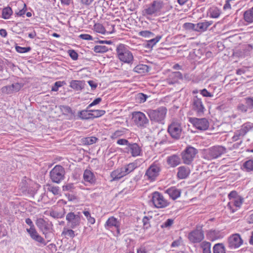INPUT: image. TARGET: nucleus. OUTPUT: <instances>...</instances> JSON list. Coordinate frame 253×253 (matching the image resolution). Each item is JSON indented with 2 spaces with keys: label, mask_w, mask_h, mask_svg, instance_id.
<instances>
[{
  "label": "nucleus",
  "mask_w": 253,
  "mask_h": 253,
  "mask_svg": "<svg viewBox=\"0 0 253 253\" xmlns=\"http://www.w3.org/2000/svg\"><path fill=\"white\" fill-rule=\"evenodd\" d=\"M116 52L118 59L121 62L128 64L133 63V55L126 45L124 44H119L116 48Z\"/></svg>",
  "instance_id": "f257e3e1"
},
{
  "label": "nucleus",
  "mask_w": 253,
  "mask_h": 253,
  "mask_svg": "<svg viewBox=\"0 0 253 253\" xmlns=\"http://www.w3.org/2000/svg\"><path fill=\"white\" fill-rule=\"evenodd\" d=\"M146 112L152 123L164 124V121L167 112L166 107H160L155 110L150 109Z\"/></svg>",
  "instance_id": "f03ea898"
},
{
  "label": "nucleus",
  "mask_w": 253,
  "mask_h": 253,
  "mask_svg": "<svg viewBox=\"0 0 253 253\" xmlns=\"http://www.w3.org/2000/svg\"><path fill=\"white\" fill-rule=\"evenodd\" d=\"M230 200L227 207L231 212L234 213L239 209L244 202V199L236 191H232L228 195Z\"/></svg>",
  "instance_id": "7ed1b4c3"
},
{
  "label": "nucleus",
  "mask_w": 253,
  "mask_h": 253,
  "mask_svg": "<svg viewBox=\"0 0 253 253\" xmlns=\"http://www.w3.org/2000/svg\"><path fill=\"white\" fill-rule=\"evenodd\" d=\"M226 152L225 147L222 146H214L205 150L204 158L209 160L216 159Z\"/></svg>",
  "instance_id": "20e7f679"
},
{
  "label": "nucleus",
  "mask_w": 253,
  "mask_h": 253,
  "mask_svg": "<svg viewBox=\"0 0 253 253\" xmlns=\"http://www.w3.org/2000/svg\"><path fill=\"white\" fill-rule=\"evenodd\" d=\"M197 153L198 150L194 147L190 146L187 147L181 153L183 163L186 165L191 164Z\"/></svg>",
  "instance_id": "39448f33"
},
{
  "label": "nucleus",
  "mask_w": 253,
  "mask_h": 253,
  "mask_svg": "<svg viewBox=\"0 0 253 253\" xmlns=\"http://www.w3.org/2000/svg\"><path fill=\"white\" fill-rule=\"evenodd\" d=\"M164 6L162 0H154L143 11V14L146 15H155L161 11Z\"/></svg>",
  "instance_id": "423d86ee"
},
{
  "label": "nucleus",
  "mask_w": 253,
  "mask_h": 253,
  "mask_svg": "<svg viewBox=\"0 0 253 253\" xmlns=\"http://www.w3.org/2000/svg\"><path fill=\"white\" fill-rule=\"evenodd\" d=\"M161 170V166L157 163H153L146 170L145 176L150 181H154L159 176Z\"/></svg>",
  "instance_id": "0eeeda50"
},
{
  "label": "nucleus",
  "mask_w": 253,
  "mask_h": 253,
  "mask_svg": "<svg viewBox=\"0 0 253 253\" xmlns=\"http://www.w3.org/2000/svg\"><path fill=\"white\" fill-rule=\"evenodd\" d=\"M190 106L192 110L199 116L203 115L206 110L202 98L198 96H195L191 99Z\"/></svg>",
  "instance_id": "6e6552de"
},
{
  "label": "nucleus",
  "mask_w": 253,
  "mask_h": 253,
  "mask_svg": "<svg viewBox=\"0 0 253 253\" xmlns=\"http://www.w3.org/2000/svg\"><path fill=\"white\" fill-rule=\"evenodd\" d=\"M65 170L61 166L56 165L50 172L51 180L55 183H59L64 178Z\"/></svg>",
  "instance_id": "1a4fd4ad"
},
{
  "label": "nucleus",
  "mask_w": 253,
  "mask_h": 253,
  "mask_svg": "<svg viewBox=\"0 0 253 253\" xmlns=\"http://www.w3.org/2000/svg\"><path fill=\"white\" fill-rule=\"evenodd\" d=\"M152 201L157 208H164L169 205V202L159 192H155L153 193Z\"/></svg>",
  "instance_id": "9d476101"
},
{
  "label": "nucleus",
  "mask_w": 253,
  "mask_h": 253,
  "mask_svg": "<svg viewBox=\"0 0 253 253\" xmlns=\"http://www.w3.org/2000/svg\"><path fill=\"white\" fill-rule=\"evenodd\" d=\"M132 120L134 124L139 127H146L149 124V120L141 112H134L132 113Z\"/></svg>",
  "instance_id": "9b49d317"
},
{
  "label": "nucleus",
  "mask_w": 253,
  "mask_h": 253,
  "mask_svg": "<svg viewBox=\"0 0 253 253\" xmlns=\"http://www.w3.org/2000/svg\"><path fill=\"white\" fill-rule=\"evenodd\" d=\"M182 126L181 124L177 122H172L168 126V131L174 139H179L182 134Z\"/></svg>",
  "instance_id": "f8f14e48"
},
{
  "label": "nucleus",
  "mask_w": 253,
  "mask_h": 253,
  "mask_svg": "<svg viewBox=\"0 0 253 253\" xmlns=\"http://www.w3.org/2000/svg\"><path fill=\"white\" fill-rule=\"evenodd\" d=\"M189 122L196 128L200 130H207L210 126L209 122L206 118H190Z\"/></svg>",
  "instance_id": "ddd939ff"
},
{
  "label": "nucleus",
  "mask_w": 253,
  "mask_h": 253,
  "mask_svg": "<svg viewBox=\"0 0 253 253\" xmlns=\"http://www.w3.org/2000/svg\"><path fill=\"white\" fill-rule=\"evenodd\" d=\"M66 219L67 221V225L72 229L77 227L80 224V216L74 212H69L66 215Z\"/></svg>",
  "instance_id": "4468645a"
},
{
  "label": "nucleus",
  "mask_w": 253,
  "mask_h": 253,
  "mask_svg": "<svg viewBox=\"0 0 253 253\" xmlns=\"http://www.w3.org/2000/svg\"><path fill=\"white\" fill-rule=\"evenodd\" d=\"M243 243V241L238 234H233L228 239V247L230 249H236L239 248Z\"/></svg>",
  "instance_id": "2eb2a0df"
},
{
  "label": "nucleus",
  "mask_w": 253,
  "mask_h": 253,
  "mask_svg": "<svg viewBox=\"0 0 253 253\" xmlns=\"http://www.w3.org/2000/svg\"><path fill=\"white\" fill-rule=\"evenodd\" d=\"M120 222L117 218L114 216H111L106 221L104 227L107 230L116 229L117 235H118L120 234Z\"/></svg>",
  "instance_id": "dca6fc26"
},
{
  "label": "nucleus",
  "mask_w": 253,
  "mask_h": 253,
  "mask_svg": "<svg viewBox=\"0 0 253 253\" xmlns=\"http://www.w3.org/2000/svg\"><path fill=\"white\" fill-rule=\"evenodd\" d=\"M189 240L193 243H198L204 239V232L201 228L196 229L188 234Z\"/></svg>",
  "instance_id": "f3484780"
},
{
  "label": "nucleus",
  "mask_w": 253,
  "mask_h": 253,
  "mask_svg": "<svg viewBox=\"0 0 253 253\" xmlns=\"http://www.w3.org/2000/svg\"><path fill=\"white\" fill-rule=\"evenodd\" d=\"M23 84L20 83H14L11 85L3 86L1 88V92L5 94H12L20 90Z\"/></svg>",
  "instance_id": "a211bd4d"
},
{
  "label": "nucleus",
  "mask_w": 253,
  "mask_h": 253,
  "mask_svg": "<svg viewBox=\"0 0 253 253\" xmlns=\"http://www.w3.org/2000/svg\"><path fill=\"white\" fill-rule=\"evenodd\" d=\"M26 231L33 240L43 246L46 245L47 242H46L44 239L38 233L35 228H27Z\"/></svg>",
  "instance_id": "6ab92c4d"
},
{
  "label": "nucleus",
  "mask_w": 253,
  "mask_h": 253,
  "mask_svg": "<svg viewBox=\"0 0 253 253\" xmlns=\"http://www.w3.org/2000/svg\"><path fill=\"white\" fill-rule=\"evenodd\" d=\"M206 236L208 240L213 242L215 240L223 238L224 235L219 230L211 229L207 232Z\"/></svg>",
  "instance_id": "aec40b11"
},
{
  "label": "nucleus",
  "mask_w": 253,
  "mask_h": 253,
  "mask_svg": "<svg viewBox=\"0 0 253 253\" xmlns=\"http://www.w3.org/2000/svg\"><path fill=\"white\" fill-rule=\"evenodd\" d=\"M38 227L42 231L43 234L48 232L51 228V224L46 222L43 218L37 219L36 223Z\"/></svg>",
  "instance_id": "412c9836"
},
{
  "label": "nucleus",
  "mask_w": 253,
  "mask_h": 253,
  "mask_svg": "<svg viewBox=\"0 0 253 253\" xmlns=\"http://www.w3.org/2000/svg\"><path fill=\"white\" fill-rule=\"evenodd\" d=\"M127 149L128 152L130 153L132 157H135L142 155V149L136 143H129Z\"/></svg>",
  "instance_id": "4be33fe9"
},
{
  "label": "nucleus",
  "mask_w": 253,
  "mask_h": 253,
  "mask_svg": "<svg viewBox=\"0 0 253 253\" xmlns=\"http://www.w3.org/2000/svg\"><path fill=\"white\" fill-rule=\"evenodd\" d=\"M167 163L170 167L174 168L180 164L181 159L177 155H172L167 157Z\"/></svg>",
  "instance_id": "5701e85b"
},
{
  "label": "nucleus",
  "mask_w": 253,
  "mask_h": 253,
  "mask_svg": "<svg viewBox=\"0 0 253 253\" xmlns=\"http://www.w3.org/2000/svg\"><path fill=\"white\" fill-rule=\"evenodd\" d=\"M165 193L168 194L169 197L175 200L180 196L181 191L175 187H171L165 190Z\"/></svg>",
  "instance_id": "b1692460"
},
{
  "label": "nucleus",
  "mask_w": 253,
  "mask_h": 253,
  "mask_svg": "<svg viewBox=\"0 0 253 253\" xmlns=\"http://www.w3.org/2000/svg\"><path fill=\"white\" fill-rule=\"evenodd\" d=\"M126 175V173L125 172L123 167L117 169L111 173V176L113 180L119 179Z\"/></svg>",
  "instance_id": "393cba45"
},
{
  "label": "nucleus",
  "mask_w": 253,
  "mask_h": 253,
  "mask_svg": "<svg viewBox=\"0 0 253 253\" xmlns=\"http://www.w3.org/2000/svg\"><path fill=\"white\" fill-rule=\"evenodd\" d=\"M190 170L187 167L181 166L178 168L177 176L180 179L186 178L190 174Z\"/></svg>",
  "instance_id": "a878e982"
},
{
  "label": "nucleus",
  "mask_w": 253,
  "mask_h": 253,
  "mask_svg": "<svg viewBox=\"0 0 253 253\" xmlns=\"http://www.w3.org/2000/svg\"><path fill=\"white\" fill-rule=\"evenodd\" d=\"M212 24V21H205L203 22H199L196 24L197 30L196 32H204L206 31L208 27Z\"/></svg>",
  "instance_id": "bb28decb"
},
{
  "label": "nucleus",
  "mask_w": 253,
  "mask_h": 253,
  "mask_svg": "<svg viewBox=\"0 0 253 253\" xmlns=\"http://www.w3.org/2000/svg\"><path fill=\"white\" fill-rule=\"evenodd\" d=\"M84 179L85 181L90 184L94 183L96 180L94 174L90 170L87 169L84 171Z\"/></svg>",
  "instance_id": "cd10ccee"
},
{
  "label": "nucleus",
  "mask_w": 253,
  "mask_h": 253,
  "mask_svg": "<svg viewBox=\"0 0 253 253\" xmlns=\"http://www.w3.org/2000/svg\"><path fill=\"white\" fill-rule=\"evenodd\" d=\"M84 86V84L82 81L72 80L70 83V87L77 91L81 90Z\"/></svg>",
  "instance_id": "c85d7f7f"
},
{
  "label": "nucleus",
  "mask_w": 253,
  "mask_h": 253,
  "mask_svg": "<svg viewBox=\"0 0 253 253\" xmlns=\"http://www.w3.org/2000/svg\"><path fill=\"white\" fill-rule=\"evenodd\" d=\"M221 14L220 10L216 7L210 8L208 11V14L212 18H217Z\"/></svg>",
  "instance_id": "c756f323"
},
{
  "label": "nucleus",
  "mask_w": 253,
  "mask_h": 253,
  "mask_svg": "<svg viewBox=\"0 0 253 253\" xmlns=\"http://www.w3.org/2000/svg\"><path fill=\"white\" fill-rule=\"evenodd\" d=\"M90 110L87 109L82 110L78 112V117L82 120L92 119Z\"/></svg>",
  "instance_id": "7c9ffc66"
},
{
  "label": "nucleus",
  "mask_w": 253,
  "mask_h": 253,
  "mask_svg": "<svg viewBox=\"0 0 253 253\" xmlns=\"http://www.w3.org/2000/svg\"><path fill=\"white\" fill-rule=\"evenodd\" d=\"M242 169L248 172H253V160H249L243 163Z\"/></svg>",
  "instance_id": "2f4dec72"
},
{
  "label": "nucleus",
  "mask_w": 253,
  "mask_h": 253,
  "mask_svg": "<svg viewBox=\"0 0 253 253\" xmlns=\"http://www.w3.org/2000/svg\"><path fill=\"white\" fill-rule=\"evenodd\" d=\"M44 189L47 191L51 192L54 195L59 194L60 188L58 186H54L51 184H46L44 186Z\"/></svg>",
  "instance_id": "473e14b6"
},
{
  "label": "nucleus",
  "mask_w": 253,
  "mask_h": 253,
  "mask_svg": "<svg viewBox=\"0 0 253 253\" xmlns=\"http://www.w3.org/2000/svg\"><path fill=\"white\" fill-rule=\"evenodd\" d=\"M244 18L248 23H253V7L244 12Z\"/></svg>",
  "instance_id": "72a5a7b5"
},
{
  "label": "nucleus",
  "mask_w": 253,
  "mask_h": 253,
  "mask_svg": "<svg viewBox=\"0 0 253 253\" xmlns=\"http://www.w3.org/2000/svg\"><path fill=\"white\" fill-rule=\"evenodd\" d=\"M133 71L139 74H143L149 71V67L146 65L139 64L134 68Z\"/></svg>",
  "instance_id": "f704fd0d"
},
{
  "label": "nucleus",
  "mask_w": 253,
  "mask_h": 253,
  "mask_svg": "<svg viewBox=\"0 0 253 253\" xmlns=\"http://www.w3.org/2000/svg\"><path fill=\"white\" fill-rule=\"evenodd\" d=\"M13 13L11 8L9 6H7L3 8L2 10V18L4 19H9Z\"/></svg>",
  "instance_id": "c9c22d12"
},
{
  "label": "nucleus",
  "mask_w": 253,
  "mask_h": 253,
  "mask_svg": "<svg viewBox=\"0 0 253 253\" xmlns=\"http://www.w3.org/2000/svg\"><path fill=\"white\" fill-rule=\"evenodd\" d=\"M60 111L62 112L63 115H73L74 112L72 110L71 108L67 105H60L59 106Z\"/></svg>",
  "instance_id": "e433bc0d"
},
{
  "label": "nucleus",
  "mask_w": 253,
  "mask_h": 253,
  "mask_svg": "<svg viewBox=\"0 0 253 253\" xmlns=\"http://www.w3.org/2000/svg\"><path fill=\"white\" fill-rule=\"evenodd\" d=\"M213 253H225V247L222 243H217L213 247Z\"/></svg>",
  "instance_id": "4c0bfd02"
},
{
  "label": "nucleus",
  "mask_w": 253,
  "mask_h": 253,
  "mask_svg": "<svg viewBox=\"0 0 253 253\" xmlns=\"http://www.w3.org/2000/svg\"><path fill=\"white\" fill-rule=\"evenodd\" d=\"M253 128V123L247 122L244 124L241 127L240 129L246 135L249 131Z\"/></svg>",
  "instance_id": "58836bf2"
},
{
  "label": "nucleus",
  "mask_w": 253,
  "mask_h": 253,
  "mask_svg": "<svg viewBox=\"0 0 253 253\" xmlns=\"http://www.w3.org/2000/svg\"><path fill=\"white\" fill-rule=\"evenodd\" d=\"M203 253H211V243L207 241L203 242L201 244Z\"/></svg>",
  "instance_id": "ea45409f"
},
{
  "label": "nucleus",
  "mask_w": 253,
  "mask_h": 253,
  "mask_svg": "<svg viewBox=\"0 0 253 253\" xmlns=\"http://www.w3.org/2000/svg\"><path fill=\"white\" fill-rule=\"evenodd\" d=\"M137 167L136 164L134 163L128 164L127 165L123 167L125 172L126 173V175L129 174L132 171H133Z\"/></svg>",
  "instance_id": "a19ab883"
},
{
  "label": "nucleus",
  "mask_w": 253,
  "mask_h": 253,
  "mask_svg": "<svg viewBox=\"0 0 253 253\" xmlns=\"http://www.w3.org/2000/svg\"><path fill=\"white\" fill-rule=\"evenodd\" d=\"M90 112H91L92 119L100 117L105 113V111L103 110H90Z\"/></svg>",
  "instance_id": "79ce46f5"
},
{
  "label": "nucleus",
  "mask_w": 253,
  "mask_h": 253,
  "mask_svg": "<svg viewBox=\"0 0 253 253\" xmlns=\"http://www.w3.org/2000/svg\"><path fill=\"white\" fill-rule=\"evenodd\" d=\"M97 139H98L96 137L92 136L83 138L82 139V141L83 144L85 145H91L95 143L97 141Z\"/></svg>",
  "instance_id": "37998d69"
},
{
  "label": "nucleus",
  "mask_w": 253,
  "mask_h": 253,
  "mask_svg": "<svg viewBox=\"0 0 253 253\" xmlns=\"http://www.w3.org/2000/svg\"><path fill=\"white\" fill-rule=\"evenodd\" d=\"M147 98L148 96L142 93H137L135 95V100L136 102L138 103H144L146 101Z\"/></svg>",
  "instance_id": "c03bdc74"
},
{
  "label": "nucleus",
  "mask_w": 253,
  "mask_h": 253,
  "mask_svg": "<svg viewBox=\"0 0 253 253\" xmlns=\"http://www.w3.org/2000/svg\"><path fill=\"white\" fill-rule=\"evenodd\" d=\"M93 50L96 53H104L108 51V47L105 45H95L93 48Z\"/></svg>",
  "instance_id": "a18cd8bd"
},
{
  "label": "nucleus",
  "mask_w": 253,
  "mask_h": 253,
  "mask_svg": "<svg viewBox=\"0 0 253 253\" xmlns=\"http://www.w3.org/2000/svg\"><path fill=\"white\" fill-rule=\"evenodd\" d=\"M84 214L86 217L88 223L93 224L95 222V219L91 216L90 212L88 211L84 210L83 211Z\"/></svg>",
  "instance_id": "49530a36"
},
{
  "label": "nucleus",
  "mask_w": 253,
  "mask_h": 253,
  "mask_svg": "<svg viewBox=\"0 0 253 253\" xmlns=\"http://www.w3.org/2000/svg\"><path fill=\"white\" fill-rule=\"evenodd\" d=\"M94 30L95 32L102 34H104L106 32V30L104 26L99 23H97L94 25Z\"/></svg>",
  "instance_id": "de8ad7c7"
},
{
  "label": "nucleus",
  "mask_w": 253,
  "mask_h": 253,
  "mask_svg": "<svg viewBox=\"0 0 253 253\" xmlns=\"http://www.w3.org/2000/svg\"><path fill=\"white\" fill-rule=\"evenodd\" d=\"M62 234L70 238H74L75 236V232L73 230L66 228L63 229Z\"/></svg>",
  "instance_id": "09e8293b"
},
{
  "label": "nucleus",
  "mask_w": 253,
  "mask_h": 253,
  "mask_svg": "<svg viewBox=\"0 0 253 253\" xmlns=\"http://www.w3.org/2000/svg\"><path fill=\"white\" fill-rule=\"evenodd\" d=\"M161 36H157L156 38L149 40L147 43L148 46L153 47L161 40Z\"/></svg>",
  "instance_id": "8fccbe9b"
},
{
  "label": "nucleus",
  "mask_w": 253,
  "mask_h": 253,
  "mask_svg": "<svg viewBox=\"0 0 253 253\" xmlns=\"http://www.w3.org/2000/svg\"><path fill=\"white\" fill-rule=\"evenodd\" d=\"M183 27L185 29L187 30H193L196 32L197 27L196 24L191 23H185L183 25Z\"/></svg>",
  "instance_id": "3c124183"
},
{
  "label": "nucleus",
  "mask_w": 253,
  "mask_h": 253,
  "mask_svg": "<svg viewBox=\"0 0 253 253\" xmlns=\"http://www.w3.org/2000/svg\"><path fill=\"white\" fill-rule=\"evenodd\" d=\"M170 77L174 80V82L171 83V84H173L178 80L182 79V75L180 72H174L170 75Z\"/></svg>",
  "instance_id": "603ef678"
},
{
  "label": "nucleus",
  "mask_w": 253,
  "mask_h": 253,
  "mask_svg": "<svg viewBox=\"0 0 253 253\" xmlns=\"http://www.w3.org/2000/svg\"><path fill=\"white\" fill-rule=\"evenodd\" d=\"M15 49L17 52L21 53L28 52L31 50L30 47H21L19 46H16Z\"/></svg>",
  "instance_id": "864d4df0"
},
{
  "label": "nucleus",
  "mask_w": 253,
  "mask_h": 253,
  "mask_svg": "<svg viewBox=\"0 0 253 253\" xmlns=\"http://www.w3.org/2000/svg\"><path fill=\"white\" fill-rule=\"evenodd\" d=\"M174 222L173 219L169 218L166 220L161 225L162 228H169L170 227Z\"/></svg>",
  "instance_id": "5fc2aeb1"
},
{
  "label": "nucleus",
  "mask_w": 253,
  "mask_h": 253,
  "mask_svg": "<svg viewBox=\"0 0 253 253\" xmlns=\"http://www.w3.org/2000/svg\"><path fill=\"white\" fill-rule=\"evenodd\" d=\"M153 34L149 31H142L139 32L138 35L145 38H149L153 36Z\"/></svg>",
  "instance_id": "6e6d98bb"
},
{
  "label": "nucleus",
  "mask_w": 253,
  "mask_h": 253,
  "mask_svg": "<svg viewBox=\"0 0 253 253\" xmlns=\"http://www.w3.org/2000/svg\"><path fill=\"white\" fill-rule=\"evenodd\" d=\"M152 218V216H145L142 219L144 228H148L150 226L149 220Z\"/></svg>",
  "instance_id": "4d7b16f0"
},
{
  "label": "nucleus",
  "mask_w": 253,
  "mask_h": 253,
  "mask_svg": "<svg viewBox=\"0 0 253 253\" xmlns=\"http://www.w3.org/2000/svg\"><path fill=\"white\" fill-rule=\"evenodd\" d=\"M245 103L248 108L252 109L253 108V97H247L245 99Z\"/></svg>",
  "instance_id": "13d9d810"
},
{
  "label": "nucleus",
  "mask_w": 253,
  "mask_h": 253,
  "mask_svg": "<svg viewBox=\"0 0 253 253\" xmlns=\"http://www.w3.org/2000/svg\"><path fill=\"white\" fill-rule=\"evenodd\" d=\"M49 215L54 218H62L63 216L62 214L61 213L54 211H50Z\"/></svg>",
  "instance_id": "bf43d9fd"
},
{
  "label": "nucleus",
  "mask_w": 253,
  "mask_h": 253,
  "mask_svg": "<svg viewBox=\"0 0 253 253\" xmlns=\"http://www.w3.org/2000/svg\"><path fill=\"white\" fill-rule=\"evenodd\" d=\"M70 57L74 60H76L78 58V54L73 49L69 50L68 51Z\"/></svg>",
  "instance_id": "052dcab7"
},
{
  "label": "nucleus",
  "mask_w": 253,
  "mask_h": 253,
  "mask_svg": "<svg viewBox=\"0 0 253 253\" xmlns=\"http://www.w3.org/2000/svg\"><path fill=\"white\" fill-rule=\"evenodd\" d=\"M63 84L64 83L63 82H56L52 86L51 90L54 91H56L58 90L59 87L62 86Z\"/></svg>",
  "instance_id": "680f3d73"
},
{
  "label": "nucleus",
  "mask_w": 253,
  "mask_h": 253,
  "mask_svg": "<svg viewBox=\"0 0 253 253\" xmlns=\"http://www.w3.org/2000/svg\"><path fill=\"white\" fill-rule=\"evenodd\" d=\"M101 101V98H97L95 99L89 105H88L87 107V109H89L90 107L99 104Z\"/></svg>",
  "instance_id": "e2e57ef3"
},
{
  "label": "nucleus",
  "mask_w": 253,
  "mask_h": 253,
  "mask_svg": "<svg viewBox=\"0 0 253 253\" xmlns=\"http://www.w3.org/2000/svg\"><path fill=\"white\" fill-rule=\"evenodd\" d=\"M117 143L120 145H127L128 146L130 143L126 139H119L117 140Z\"/></svg>",
  "instance_id": "0e129e2a"
},
{
  "label": "nucleus",
  "mask_w": 253,
  "mask_h": 253,
  "mask_svg": "<svg viewBox=\"0 0 253 253\" xmlns=\"http://www.w3.org/2000/svg\"><path fill=\"white\" fill-rule=\"evenodd\" d=\"M201 94L204 97H211L213 96V95L209 92L206 89H203L200 90Z\"/></svg>",
  "instance_id": "69168bd1"
},
{
  "label": "nucleus",
  "mask_w": 253,
  "mask_h": 253,
  "mask_svg": "<svg viewBox=\"0 0 253 253\" xmlns=\"http://www.w3.org/2000/svg\"><path fill=\"white\" fill-rule=\"evenodd\" d=\"M26 10V5L25 3H24L23 8L22 9L20 10L18 12H16V14L17 15L19 16H22L25 14Z\"/></svg>",
  "instance_id": "338daca9"
},
{
  "label": "nucleus",
  "mask_w": 253,
  "mask_h": 253,
  "mask_svg": "<svg viewBox=\"0 0 253 253\" xmlns=\"http://www.w3.org/2000/svg\"><path fill=\"white\" fill-rule=\"evenodd\" d=\"M80 38L83 40H92L93 38L91 36L88 34H81L80 35Z\"/></svg>",
  "instance_id": "774afa93"
}]
</instances>
